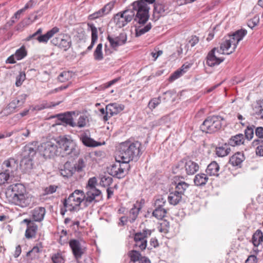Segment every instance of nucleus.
<instances>
[{"label": "nucleus", "instance_id": "obj_1", "mask_svg": "<svg viewBox=\"0 0 263 263\" xmlns=\"http://www.w3.org/2000/svg\"><path fill=\"white\" fill-rule=\"evenodd\" d=\"M247 33L246 30L241 29L226 37L221 42L219 49L214 48L208 53L206 58L208 66L219 65L224 60V59L217 58L215 53V51L222 54H230L233 53L239 42L243 39Z\"/></svg>", "mask_w": 263, "mask_h": 263}, {"label": "nucleus", "instance_id": "obj_2", "mask_svg": "<svg viewBox=\"0 0 263 263\" xmlns=\"http://www.w3.org/2000/svg\"><path fill=\"white\" fill-rule=\"evenodd\" d=\"M155 0H141L135 2L132 4V9L124 10L122 13L125 16L126 19L130 22L134 17V20L139 24H144L149 18V8L147 5L153 4Z\"/></svg>", "mask_w": 263, "mask_h": 263}, {"label": "nucleus", "instance_id": "obj_3", "mask_svg": "<svg viewBox=\"0 0 263 263\" xmlns=\"http://www.w3.org/2000/svg\"><path fill=\"white\" fill-rule=\"evenodd\" d=\"M5 195L9 202L22 208L26 207L30 202L26 188L21 183H15L8 186Z\"/></svg>", "mask_w": 263, "mask_h": 263}, {"label": "nucleus", "instance_id": "obj_4", "mask_svg": "<svg viewBox=\"0 0 263 263\" xmlns=\"http://www.w3.org/2000/svg\"><path fill=\"white\" fill-rule=\"evenodd\" d=\"M141 144L138 141H126L120 144L118 157L128 163L131 160H137L142 154Z\"/></svg>", "mask_w": 263, "mask_h": 263}, {"label": "nucleus", "instance_id": "obj_5", "mask_svg": "<svg viewBox=\"0 0 263 263\" xmlns=\"http://www.w3.org/2000/svg\"><path fill=\"white\" fill-rule=\"evenodd\" d=\"M64 154L71 157H77L79 154V149L74 141L69 136H59L54 140Z\"/></svg>", "mask_w": 263, "mask_h": 263}, {"label": "nucleus", "instance_id": "obj_6", "mask_svg": "<svg viewBox=\"0 0 263 263\" xmlns=\"http://www.w3.org/2000/svg\"><path fill=\"white\" fill-rule=\"evenodd\" d=\"M223 118L219 116H213L207 118L200 126V129L205 133H213L218 130L221 127Z\"/></svg>", "mask_w": 263, "mask_h": 263}, {"label": "nucleus", "instance_id": "obj_7", "mask_svg": "<svg viewBox=\"0 0 263 263\" xmlns=\"http://www.w3.org/2000/svg\"><path fill=\"white\" fill-rule=\"evenodd\" d=\"M199 168V165L197 163L191 160H182L176 165L174 172L182 174L185 173L188 175H192L196 173Z\"/></svg>", "mask_w": 263, "mask_h": 263}, {"label": "nucleus", "instance_id": "obj_8", "mask_svg": "<svg viewBox=\"0 0 263 263\" xmlns=\"http://www.w3.org/2000/svg\"><path fill=\"white\" fill-rule=\"evenodd\" d=\"M83 191L76 190L70 195L69 197L65 200L64 206L69 211L76 210L81 203L84 204V199L83 197Z\"/></svg>", "mask_w": 263, "mask_h": 263}, {"label": "nucleus", "instance_id": "obj_9", "mask_svg": "<svg viewBox=\"0 0 263 263\" xmlns=\"http://www.w3.org/2000/svg\"><path fill=\"white\" fill-rule=\"evenodd\" d=\"M130 168L129 163L123 160H117L116 163L112 165L109 170L110 175L118 178L124 177Z\"/></svg>", "mask_w": 263, "mask_h": 263}, {"label": "nucleus", "instance_id": "obj_10", "mask_svg": "<svg viewBox=\"0 0 263 263\" xmlns=\"http://www.w3.org/2000/svg\"><path fill=\"white\" fill-rule=\"evenodd\" d=\"M39 152L45 158H51L58 154V146L54 141H47L40 145Z\"/></svg>", "mask_w": 263, "mask_h": 263}, {"label": "nucleus", "instance_id": "obj_11", "mask_svg": "<svg viewBox=\"0 0 263 263\" xmlns=\"http://www.w3.org/2000/svg\"><path fill=\"white\" fill-rule=\"evenodd\" d=\"M151 234V230L148 229H144L142 232L136 233L134 235L135 246L141 251L144 250L147 245V238Z\"/></svg>", "mask_w": 263, "mask_h": 263}, {"label": "nucleus", "instance_id": "obj_12", "mask_svg": "<svg viewBox=\"0 0 263 263\" xmlns=\"http://www.w3.org/2000/svg\"><path fill=\"white\" fill-rule=\"evenodd\" d=\"M82 197L84 199V205L88 206L100 200L102 197V193L100 190H86V193L83 192Z\"/></svg>", "mask_w": 263, "mask_h": 263}, {"label": "nucleus", "instance_id": "obj_13", "mask_svg": "<svg viewBox=\"0 0 263 263\" xmlns=\"http://www.w3.org/2000/svg\"><path fill=\"white\" fill-rule=\"evenodd\" d=\"M51 42L53 45L63 48L64 50H67L71 46V40L69 35L61 34L58 36L53 38Z\"/></svg>", "mask_w": 263, "mask_h": 263}, {"label": "nucleus", "instance_id": "obj_14", "mask_svg": "<svg viewBox=\"0 0 263 263\" xmlns=\"http://www.w3.org/2000/svg\"><path fill=\"white\" fill-rule=\"evenodd\" d=\"M69 246L76 259H81L86 251V247L84 244L78 240L72 239L69 241Z\"/></svg>", "mask_w": 263, "mask_h": 263}, {"label": "nucleus", "instance_id": "obj_15", "mask_svg": "<svg viewBox=\"0 0 263 263\" xmlns=\"http://www.w3.org/2000/svg\"><path fill=\"white\" fill-rule=\"evenodd\" d=\"M124 108L123 104H118L116 103H110L106 106V115L103 116V120L106 121L111 117L117 115L122 111Z\"/></svg>", "mask_w": 263, "mask_h": 263}, {"label": "nucleus", "instance_id": "obj_16", "mask_svg": "<svg viewBox=\"0 0 263 263\" xmlns=\"http://www.w3.org/2000/svg\"><path fill=\"white\" fill-rule=\"evenodd\" d=\"M107 40L110 43L111 47L114 50H117V48L125 44L127 41V35L125 32H122L117 36L113 37L108 35Z\"/></svg>", "mask_w": 263, "mask_h": 263}, {"label": "nucleus", "instance_id": "obj_17", "mask_svg": "<svg viewBox=\"0 0 263 263\" xmlns=\"http://www.w3.org/2000/svg\"><path fill=\"white\" fill-rule=\"evenodd\" d=\"M27 55V51L24 46L16 50L14 54L10 56L6 60V64H14L16 60H21Z\"/></svg>", "mask_w": 263, "mask_h": 263}, {"label": "nucleus", "instance_id": "obj_18", "mask_svg": "<svg viewBox=\"0 0 263 263\" xmlns=\"http://www.w3.org/2000/svg\"><path fill=\"white\" fill-rule=\"evenodd\" d=\"M39 146L37 142H33L26 145L24 147L23 156L28 157L32 159L36 154L37 150H39Z\"/></svg>", "mask_w": 263, "mask_h": 263}, {"label": "nucleus", "instance_id": "obj_19", "mask_svg": "<svg viewBox=\"0 0 263 263\" xmlns=\"http://www.w3.org/2000/svg\"><path fill=\"white\" fill-rule=\"evenodd\" d=\"M72 114L74 115V112H67L63 114L59 115L58 116V119L61 121V123L58 124L68 125L73 127H76V122L73 120Z\"/></svg>", "mask_w": 263, "mask_h": 263}, {"label": "nucleus", "instance_id": "obj_20", "mask_svg": "<svg viewBox=\"0 0 263 263\" xmlns=\"http://www.w3.org/2000/svg\"><path fill=\"white\" fill-rule=\"evenodd\" d=\"M2 167L4 171L13 175L14 172L17 170V164L14 159L10 158L3 162Z\"/></svg>", "mask_w": 263, "mask_h": 263}, {"label": "nucleus", "instance_id": "obj_21", "mask_svg": "<svg viewBox=\"0 0 263 263\" xmlns=\"http://www.w3.org/2000/svg\"><path fill=\"white\" fill-rule=\"evenodd\" d=\"M60 172L63 177H69L76 172V168L73 163L67 161L64 164L63 168L61 169Z\"/></svg>", "mask_w": 263, "mask_h": 263}, {"label": "nucleus", "instance_id": "obj_22", "mask_svg": "<svg viewBox=\"0 0 263 263\" xmlns=\"http://www.w3.org/2000/svg\"><path fill=\"white\" fill-rule=\"evenodd\" d=\"M244 160L243 154L240 152H237L231 157L229 162L233 166L241 167V163Z\"/></svg>", "mask_w": 263, "mask_h": 263}, {"label": "nucleus", "instance_id": "obj_23", "mask_svg": "<svg viewBox=\"0 0 263 263\" xmlns=\"http://www.w3.org/2000/svg\"><path fill=\"white\" fill-rule=\"evenodd\" d=\"M183 196L178 192L173 191L170 192L167 200L170 204L176 205L179 204L182 200Z\"/></svg>", "mask_w": 263, "mask_h": 263}, {"label": "nucleus", "instance_id": "obj_24", "mask_svg": "<svg viewBox=\"0 0 263 263\" xmlns=\"http://www.w3.org/2000/svg\"><path fill=\"white\" fill-rule=\"evenodd\" d=\"M59 31V29L57 27H54L49 30L46 34L39 35L37 37V40L39 42L46 43L55 33Z\"/></svg>", "mask_w": 263, "mask_h": 263}, {"label": "nucleus", "instance_id": "obj_25", "mask_svg": "<svg viewBox=\"0 0 263 263\" xmlns=\"http://www.w3.org/2000/svg\"><path fill=\"white\" fill-rule=\"evenodd\" d=\"M46 210L44 208L37 207L32 212V218L35 221H41L43 220Z\"/></svg>", "mask_w": 263, "mask_h": 263}, {"label": "nucleus", "instance_id": "obj_26", "mask_svg": "<svg viewBox=\"0 0 263 263\" xmlns=\"http://www.w3.org/2000/svg\"><path fill=\"white\" fill-rule=\"evenodd\" d=\"M219 166L215 161L212 162L209 164L206 170V173L208 175L218 176L219 171Z\"/></svg>", "mask_w": 263, "mask_h": 263}, {"label": "nucleus", "instance_id": "obj_27", "mask_svg": "<svg viewBox=\"0 0 263 263\" xmlns=\"http://www.w3.org/2000/svg\"><path fill=\"white\" fill-rule=\"evenodd\" d=\"M114 21L119 28L123 27L129 22L122 12L116 14L114 17Z\"/></svg>", "mask_w": 263, "mask_h": 263}, {"label": "nucleus", "instance_id": "obj_28", "mask_svg": "<svg viewBox=\"0 0 263 263\" xmlns=\"http://www.w3.org/2000/svg\"><path fill=\"white\" fill-rule=\"evenodd\" d=\"M207 174L204 173H199L197 174L194 179V182L196 186H202L205 185L209 178Z\"/></svg>", "mask_w": 263, "mask_h": 263}, {"label": "nucleus", "instance_id": "obj_29", "mask_svg": "<svg viewBox=\"0 0 263 263\" xmlns=\"http://www.w3.org/2000/svg\"><path fill=\"white\" fill-rule=\"evenodd\" d=\"M88 26L91 29V44L88 47L87 50H90L93 48L95 44L98 40V30L97 28L92 24L88 23Z\"/></svg>", "mask_w": 263, "mask_h": 263}, {"label": "nucleus", "instance_id": "obj_30", "mask_svg": "<svg viewBox=\"0 0 263 263\" xmlns=\"http://www.w3.org/2000/svg\"><path fill=\"white\" fill-rule=\"evenodd\" d=\"M20 166L25 172L31 170L33 167L32 159L28 157H24L21 161Z\"/></svg>", "mask_w": 263, "mask_h": 263}, {"label": "nucleus", "instance_id": "obj_31", "mask_svg": "<svg viewBox=\"0 0 263 263\" xmlns=\"http://www.w3.org/2000/svg\"><path fill=\"white\" fill-rule=\"evenodd\" d=\"M243 135L242 134H239L235 136H232L229 140V144L232 146H235L243 144Z\"/></svg>", "mask_w": 263, "mask_h": 263}, {"label": "nucleus", "instance_id": "obj_32", "mask_svg": "<svg viewBox=\"0 0 263 263\" xmlns=\"http://www.w3.org/2000/svg\"><path fill=\"white\" fill-rule=\"evenodd\" d=\"M252 242L255 247H258L261 242H263V232L257 230L252 236Z\"/></svg>", "mask_w": 263, "mask_h": 263}, {"label": "nucleus", "instance_id": "obj_33", "mask_svg": "<svg viewBox=\"0 0 263 263\" xmlns=\"http://www.w3.org/2000/svg\"><path fill=\"white\" fill-rule=\"evenodd\" d=\"M165 11V6L163 5L160 4H155L153 15L156 18V20L159 19L160 16L163 15Z\"/></svg>", "mask_w": 263, "mask_h": 263}, {"label": "nucleus", "instance_id": "obj_34", "mask_svg": "<svg viewBox=\"0 0 263 263\" xmlns=\"http://www.w3.org/2000/svg\"><path fill=\"white\" fill-rule=\"evenodd\" d=\"M89 123V119L87 115L85 114L80 115L76 122V127L83 128L87 126Z\"/></svg>", "mask_w": 263, "mask_h": 263}, {"label": "nucleus", "instance_id": "obj_35", "mask_svg": "<svg viewBox=\"0 0 263 263\" xmlns=\"http://www.w3.org/2000/svg\"><path fill=\"white\" fill-rule=\"evenodd\" d=\"M14 175L9 174L8 173L4 171V172L0 173V185H3L5 183H10Z\"/></svg>", "mask_w": 263, "mask_h": 263}, {"label": "nucleus", "instance_id": "obj_36", "mask_svg": "<svg viewBox=\"0 0 263 263\" xmlns=\"http://www.w3.org/2000/svg\"><path fill=\"white\" fill-rule=\"evenodd\" d=\"M37 230V226L35 223L30 224L27 227L25 232V236L27 238L35 237Z\"/></svg>", "mask_w": 263, "mask_h": 263}, {"label": "nucleus", "instance_id": "obj_37", "mask_svg": "<svg viewBox=\"0 0 263 263\" xmlns=\"http://www.w3.org/2000/svg\"><path fill=\"white\" fill-rule=\"evenodd\" d=\"M189 68V67H181V68L177 70L170 76L169 81L172 82L179 78L187 71Z\"/></svg>", "mask_w": 263, "mask_h": 263}, {"label": "nucleus", "instance_id": "obj_38", "mask_svg": "<svg viewBox=\"0 0 263 263\" xmlns=\"http://www.w3.org/2000/svg\"><path fill=\"white\" fill-rule=\"evenodd\" d=\"M81 140L83 143L87 146L94 147L99 145L97 142L84 134L81 135Z\"/></svg>", "mask_w": 263, "mask_h": 263}, {"label": "nucleus", "instance_id": "obj_39", "mask_svg": "<svg viewBox=\"0 0 263 263\" xmlns=\"http://www.w3.org/2000/svg\"><path fill=\"white\" fill-rule=\"evenodd\" d=\"M252 145L253 147H256L257 155L263 156V141L261 142L260 140H254L252 143Z\"/></svg>", "mask_w": 263, "mask_h": 263}, {"label": "nucleus", "instance_id": "obj_40", "mask_svg": "<svg viewBox=\"0 0 263 263\" xmlns=\"http://www.w3.org/2000/svg\"><path fill=\"white\" fill-rule=\"evenodd\" d=\"M189 184L184 181H179L176 183V187L175 191L181 193L182 196L184 195L185 191L188 188Z\"/></svg>", "mask_w": 263, "mask_h": 263}, {"label": "nucleus", "instance_id": "obj_41", "mask_svg": "<svg viewBox=\"0 0 263 263\" xmlns=\"http://www.w3.org/2000/svg\"><path fill=\"white\" fill-rule=\"evenodd\" d=\"M216 154L219 157H224L228 155L230 152V148L228 147V145L225 144L223 146L216 148Z\"/></svg>", "mask_w": 263, "mask_h": 263}, {"label": "nucleus", "instance_id": "obj_42", "mask_svg": "<svg viewBox=\"0 0 263 263\" xmlns=\"http://www.w3.org/2000/svg\"><path fill=\"white\" fill-rule=\"evenodd\" d=\"M166 210L164 208H155L153 212V216L158 219H162L165 216Z\"/></svg>", "mask_w": 263, "mask_h": 263}, {"label": "nucleus", "instance_id": "obj_43", "mask_svg": "<svg viewBox=\"0 0 263 263\" xmlns=\"http://www.w3.org/2000/svg\"><path fill=\"white\" fill-rule=\"evenodd\" d=\"M140 210V208L139 207H137L135 205L131 209L129 212V221L130 222L133 223L135 221L139 214Z\"/></svg>", "mask_w": 263, "mask_h": 263}, {"label": "nucleus", "instance_id": "obj_44", "mask_svg": "<svg viewBox=\"0 0 263 263\" xmlns=\"http://www.w3.org/2000/svg\"><path fill=\"white\" fill-rule=\"evenodd\" d=\"M128 256H129L131 261L136 262L140 261L142 257L141 254L137 250H132L128 252Z\"/></svg>", "mask_w": 263, "mask_h": 263}, {"label": "nucleus", "instance_id": "obj_45", "mask_svg": "<svg viewBox=\"0 0 263 263\" xmlns=\"http://www.w3.org/2000/svg\"><path fill=\"white\" fill-rule=\"evenodd\" d=\"M97 179L95 177L89 179L86 186V190H98L96 188Z\"/></svg>", "mask_w": 263, "mask_h": 263}, {"label": "nucleus", "instance_id": "obj_46", "mask_svg": "<svg viewBox=\"0 0 263 263\" xmlns=\"http://www.w3.org/2000/svg\"><path fill=\"white\" fill-rule=\"evenodd\" d=\"M102 44H99L95 50L93 55L95 59L97 60H101L103 59V53L102 51Z\"/></svg>", "mask_w": 263, "mask_h": 263}, {"label": "nucleus", "instance_id": "obj_47", "mask_svg": "<svg viewBox=\"0 0 263 263\" xmlns=\"http://www.w3.org/2000/svg\"><path fill=\"white\" fill-rule=\"evenodd\" d=\"M166 202V200L164 197L159 196L155 200L154 206L155 208H163Z\"/></svg>", "mask_w": 263, "mask_h": 263}, {"label": "nucleus", "instance_id": "obj_48", "mask_svg": "<svg viewBox=\"0 0 263 263\" xmlns=\"http://www.w3.org/2000/svg\"><path fill=\"white\" fill-rule=\"evenodd\" d=\"M152 28V25L151 23L147 24L145 26L142 28H137L136 29V36H140L141 35L148 32Z\"/></svg>", "mask_w": 263, "mask_h": 263}, {"label": "nucleus", "instance_id": "obj_49", "mask_svg": "<svg viewBox=\"0 0 263 263\" xmlns=\"http://www.w3.org/2000/svg\"><path fill=\"white\" fill-rule=\"evenodd\" d=\"M37 16L33 14L30 15L29 17L24 19L21 23L20 25L24 27L31 24L37 19Z\"/></svg>", "mask_w": 263, "mask_h": 263}, {"label": "nucleus", "instance_id": "obj_50", "mask_svg": "<svg viewBox=\"0 0 263 263\" xmlns=\"http://www.w3.org/2000/svg\"><path fill=\"white\" fill-rule=\"evenodd\" d=\"M112 182V178L110 176H104L101 178L100 184L101 186L105 187L110 185Z\"/></svg>", "mask_w": 263, "mask_h": 263}, {"label": "nucleus", "instance_id": "obj_51", "mask_svg": "<svg viewBox=\"0 0 263 263\" xmlns=\"http://www.w3.org/2000/svg\"><path fill=\"white\" fill-rule=\"evenodd\" d=\"M161 103L160 97L152 99L148 103V107L151 109H154Z\"/></svg>", "mask_w": 263, "mask_h": 263}, {"label": "nucleus", "instance_id": "obj_52", "mask_svg": "<svg viewBox=\"0 0 263 263\" xmlns=\"http://www.w3.org/2000/svg\"><path fill=\"white\" fill-rule=\"evenodd\" d=\"M31 7L32 6L30 5L29 3H27L24 8L18 10L17 12L15 13L13 16V19L18 20L20 17L21 14L24 12L26 10Z\"/></svg>", "mask_w": 263, "mask_h": 263}, {"label": "nucleus", "instance_id": "obj_53", "mask_svg": "<svg viewBox=\"0 0 263 263\" xmlns=\"http://www.w3.org/2000/svg\"><path fill=\"white\" fill-rule=\"evenodd\" d=\"M25 73L23 72H20L19 75H18L16 78V86L17 87L21 86L23 82L25 80Z\"/></svg>", "mask_w": 263, "mask_h": 263}, {"label": "nucleus", "instance_id": "obj_54", "mask_svg": "<svg viewBox=\"0 0 263 263\" xmlns=\"http://www.w3.org/2000/svg\"><path fill=\"white\" fill-rule=\"evenodd\" d=\"M104 12H103L102 8L99 10L98 11L95 12V13L89 15L88 16V18L89 20H95L100 17L103 16L104 15Z\"/></svg>", "mask_w": 263, "mask_h": 263}, {"label": "nucleus", "instance_id": "obj_55", "mask_svg": "<svg viewBox=\"0 0 263 263\" xmlns=\"http://www.w3.org/2000/svg\"><path fill=\"white\" fill-rule=\"evenodd\" d=\"M74 168H76V172H81L83 168L85 167L84 160L82 159H79L78 162L73 164Z\"/></svg>", "mask_w": 263, "mask_h": 263}, {"label": "nucleus", "instance_id": "obj_56", "mask_svg": "<svg viewBox=\"0 0 263 263\" xmlns=\"http://www.w3.org/2000/svg\"><path fill=\"white\" fill-rule=\"evenodd\" d=\"M259 22L258 16H254L251 20H250L248 23V26L253 29L255 26H257Z\"/></svg>", "mask_w": 263, "mask_h": 263}, {"label": "nucleus", "instance_id": "obj_57", "mask_svg": "<svg viewBox=\"0 0 263 263\" xmlns=\"http://www.w3.org/2000/svg\"><path fill=\"white\" fill-rule=\"evenodd\" d=\"M57 187H58V186L56 185H49V186L45 188V189L44 190L45 193H44V195H48V194H51L53 193H55L57 191Z\"/></svg>", "mask_w": 263, "mask_h": 263}, {"label": "nucleus", "instance_id": "obj_58", "mask_svg": "<svg viewBox=\"0 0 263 263\" xmlns=\"http://www.w3.org/2000/svg\"><path fill=\"white\" fill-rule=\"evenodd\" d=\"M41 248L37 246H34L30 251H29L27 253V255L30 256L31 255H33V257H35L41 250Z\"/></svg>", "mask_w": 263, "mask_h": 263}, {"label": "nucleus", "instance_id": "obj_59", "mask_svg": "<svg viewBox=\"0 0 263 263\" xmlns=\"http://www.w3.org/2000/svg\"><path fill=\"white\" fill-rule=\"evenodd\" d=\"M254 129L252 127H248L245 130V136L248 140H251L253 137Z\"/></svg>", "mask_w": 263, "mask_h": 263}, {"label": "nucleus", "instance_id": "obj_60", "mask_svg": "<svg viewBox=\"0 0 263 263\" xmlns=\"http://www.w3.org/2000/svg\"><path fill=\"white\" fill-rule=\"evenodd\" d=\"M15 132H20V135L24 137L25 138H28L30 135V130L27 127L22 128L20 130H16Z\"/></svg>", "mask_w": 263, "mask_h": 263}, {"label": "nucleus", "instance_id": "obj_61", "mask_svg": "<svg viewBox=\"0 0 263 263\" xmlns=\"http://www.w3.org/2000/svg\"><path fill=\"white\" fill-rule=\"evenodd\" d=\"M255 135L258 138L257 140H260L261 142H263V127H257L255 129Z\"/></svg>", "mask_w": 263, "mask_h": 263}, {"label": "nucleus", "instance_id": "obj_62", "mask_svg": "<svg viewBox=\"0 0 263 263\" xmlns=\"http://www.w3.org/2000/svg\"><path fill=\"white\" fill-rule=\"evenodd\" d=\"M53 263H64V259L62 256L59 254H55L52 257Z\"/></svg>", "mask_w": 263, "mask_h": 263}, {"label": "nucleus", "instance_id": "obj_63", "mask_svg": "<svg viewBox=\"0 0 263 263\" xmlns=\"http://www.w3.org/2000/svg\"><path fill=\"white\" fill-rule=\"evenodd\" d=\"M114 6V3L110 2L105 5L103 8L102 10L104 12L105 15L108 14L112 9Z\"/></svg>", "mask_w": 263, "mask_h": 263}, {"label": "nucleus", "instance_id": "obj_64", "mask_svg": "<svg viewBox=\"0 0 263 263\" xmlns=\"http://www.w3.org/2000/svg\"><path fill=\"white\" fill-rule=\"evenodd\" d=\"M10 107L12 108H15L18 107H20L23 105V104H21V102H20L18 98H16L12 100L11 103L9 104Z\"/></svg>", "mask_w": 263, "mask_h": 263}]
</instances>
